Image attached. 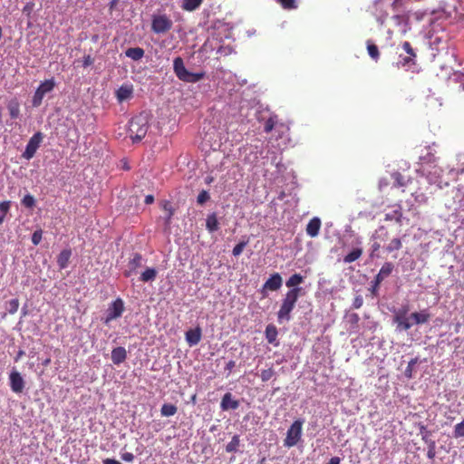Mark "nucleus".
I'll use <instances>...</instances> for the list:
<instances>
[{"instance_id":"1","label":"nucleus","mask_w":464,"mask_h":464,"mask_svg":"<svg viewBox=\"0 0 464 464\" xmlns=\"http://www.w3.org/2000/svg\"><path fill=\"white\" fill-rule=\"evenodd\" d=\"M301 291L302 288H293L286 292L277 312V320L279 323L291 319V313L295 307Z\"/></svg>"},{"instance_id":"2","label":"nucleus","mask_w":464,"mask_h":464,"mask_svg":"<svg viewBox=\"0 0 464 464\" xmlns=\"http://www.w3.org/2000/svg\"><path fill=\"white\" fill-rule=\"evenodd\" d=\"M148 130L149 121L144 113L131 118L129 122V136L134 143L140 141L146 136Z\"/></svg>"},{"instance_id":"3","label":"nucleus","mask_w":464,"mask_h":464,"mask_svg":"<svg viewBox=\"0 0 464 464\" xmlns=\"http://www.w3.org/2000/svg\"><path fill=\"white\" fill-rule=\"evenodd\" d=\"M173 69L177 77L185 82H197L202 80L205 76V72H191L188 71L184 65V62L181 57H177L173 61Z\"/></svg>"},{"instance_id":"4","label":"nucleus","mask_w":464,"mask_h":464,"mask_svg":"<svg viewBox=\"0 0 464 464\" xmlns=\"http://www.w3.org/2000/svg\"><path fill=\"white\" fill-rule=\"evenodd\" d=\"M303 420H296L293 422L286 432L284 445L287 448L295 446L301 439Z\"/></svg>"},{"instance_id":"5","label":"nucleus","mask_w":464,"mask_h":464,"mask_svg":"<svg viewBox=\"0 0 464 464\" xmlns=\"http://www.w3.org/2000/svg\"><path fill=\"white\" fill-rule=\"evenodd\" d=\"M55 87V81L53 78L49 80H45L43 82L38 88L36 89L33 100L32 104L34 107H39L42 104L43 99L45 94L51 92Z\"/></svg>"},{"instance_id":"6","label":"nucleus","mask_w":464,"mask_h":464,"mask_svg":"<svg viewBox=\"0 0 464 464\" xmlns=\"http://www.w3.org/2000/svg\"><path fill=\"white\" fill-rule=\"evenodd\" d=\"M173 23L166 14H154L151 20V30L155 34H165L172 28Z\"/></svg>"},{"instance_id":"7","label":"nucleus","mask_w":464,"mask_h":464,"mask_svg":"<svg viewBox=\"0 0 464 464\" xmlns=\"http://www.w3.org/2000/svg\"><path fill=\"white\" fill-rule=\"evenodd\" d=\"M44 140V134L41 131L35 132L29 140L24 151L22 154V158L24 160H31L35 155L37 150L39 149L41 143Z\"/></svg>"},{"instance_id":"8","label":"nucleus","mask_w":464,"mask_h":464,"mask_svg":"<svg viewBox=\"0 0 464 464\" xmlns=\"http://www.w3.org/2000/svg\"><path fill=\"white\" fill-rule=\"evenodd\" d=\"M393 268L394 266L391 262H386L382 265L379 273L376 275L374 280L372 281L371 292L373 295H377L381 283L392 274Z\"/></svg>"},{"instance_id":"9","label":"nucleus","mask_w":464,"mask_h":464,"mask_svg":"<svg viewBox=\"0 0 464 464\" xmlns=\"http://www.w3.org/2000/svg\"><path fill=\"white\" fill-rule=\"evenodd\" d=\"M124 312V303L121 298L113 301L107 309L104 324H109L111 321L121 316Z\"/></svg>"},{"instance_id":"10","label":"nucleus","mask_w":464,"mask_h":464,"mask_svg":"<svg viewBox=\"0 0 464 464\" xmlns=\"http://www.w3.org/2000/svg\"><path fill=\"white\" fill-rule=\"evenodd\" d=\"M276 130L278 132V137L282 138L283 134L288 130V128L284 123H278L277 115H271L265 122L264 130L266 133Z\"/></svg>"},{"instance_id":"11","label":"nucleus","mask_w":464,"mask_h":464,"mask_svg":"<svg viewBox=\"0 0 464 464\" xmlns=\"http://www.w3.org/2000/svg\"><path fill=\"white\" fill-rule=\"evenodd\" d=\"M282 283V276L278 273H275L265 282L263 290L277 291L281 288Z\"/></svg>"},{"instance_id":"12","label":"nucleus","mask_w":464,"mask_h":464,"mask_svg":"<svg viewBox=\"0 0 464 464\" xmlns=\"http://www.w3.org/2000/svg\"><path fill=\"white\" fill-rule=\"evenodd\" d=\"M202 337V331L200 327L189 329L185 334V338L189 346L197 345Z\"/></svg>"},{"instance_id":"13","label":"nucleus","mask_w":464,"mask_h":464,"mask_svg":"<svg viewBox=\"0 0 464 464\" xmlns=\"http://www.w3.org/2000/svg\"><path fill=\"white\" fill-rule=\"evenodd\" d=\"M9 378L12 391L16 393L22 392L24 387V382L21 374L17 372H13Z\"/></svg>"},{"instance_id":"14","label":"nucleus","mask_w":464,"mask_h":464,"mask_svg":"<svg viewBox=\"0 0 464 464\" xmlns=\"http://www.w3.org/2000/svg\"><path fill=\"white\" fill-rule=\"evenodd\" d=\"M142 265V256L139 253H135L133 257L128 263V270L124 272V276L126 277L130 276L133 273L136 272L138 267H140Z\"/></svg>"},{"instance_id":"15","label":"nucleus","mask_w":464,"mask_h":464,"mask_svg":"<svg viewBox=\"0 0 464 464\" xmlns=\"http://www.w3.org/2000/svg\"><path fill=\"white\" fill-rule=\"evenodd\" d=\"M220 407L223 411L236 410L239 407V401L234 400L230 392H227L222 397Z\"/></svg>"},{"instance_id":"16","label":"nucleus","mask_w":464,"mask_h":464,"mask_svg":"<svg viewBox=\"0 0 464 464\" xmlns=\"http://www.w3.org/2000/svg\"><path fill=\"white\" fill-rule=\"evenodd\" d=\"M133 88L131 85L123 84L116 91V98L119 102H122L132 96Z\"/></svg>"},{"instance_id":"17","label":"nucleus","mask_w":464,"mask_h":464,"mask_svg":"<svg viewBox=\"0 0 464 464\" xmlns=\"http://www.w3.org/2000/svg\"><path fill=\"white\" fill-rule=\"evenodd\" d=\"M321 228V220L319 218H313L310 219L306 226V233L311 237H315L318 236Z\"/></svg>"},{"instance_id":"18","label":"nucleus","mask_w":464,"mask_h":464,"mask_svg":"<svg viewBox=\"0 0 464 464\" xmlns=\"http://www.w3.org/2000/svg\"><path fill=\"white\" fill-rule=\"evenodd\" d=\"M127 358V352L124 347L119 346L111 351V361L114 364H121Z\"/></svg>"},{"instance_id":"19","label":"nucleus","mask_w":464,"mask_h":464,"mask_svg":"<svg viewBox=\"0 0 464 464\" xmlns=\"http://www.w3.org/2000/svg\"><path fill=\"white\" fill-rule=\"evenodd\" d=\"M393 323L397 324V330L407 331L412 326L410 318L407 316L393 315Z\"/></svg>"},{"instance_id":"20","label":"nucleus","mask_w":464,"mask_h":464,"mask_svg":"<svg viewBox=\"0 0 464 464\" xmlns=\"http://www.w3.org/2000/svg\"><path fill=\"white\" fill-rule=\"evenodd\" d=\"M219 223L216 213L208 215L206 219V228L209 233H213L219 228Z\"/></svg>"},{"instance_id":"21","label":"nucleus","mask_w":464,"mask_h":464,"mask_svg":"<svg viewBox=\"0 0 464 464\" xmlns=\"http://www.w3.org/2000/svg\"><path fill=\"white\" fill-rule=\"evenodd\" d=\"M410 318L414 320V324H426L427 322H429L430 315L426 310H423L421 312L412 313L411 314Z\"/></svg>"},{"instance_id":"22","label":"nucleus","mask_w":464,"mask_h":464,"mask_svg":"<svg viewBox=\"0 0 464 464\" xmlns=\"http://www.w3.org/2000/svg\"><path fill=\"white\" fill-rule=\"evenodd\" d=\"M7 109L12 119H17L20 115V103L17 99H12L7 103Z\"/></svg>"},{"instance_id":"23","label":"nucleus","mask_w":464,"mask_h":464,"mask_svg":"<svg viewBox=\"0 0 464 464\" xmlns=\"http://www.w3.org/2000/svg\"><path fill=\"white\" fill-rule=\"evenodd\" d=\"M144 50L140 47H130L125 51V55L133 61H139L144 56Z\"/></svg>"},{"instance_id":"24","label":"nucleus","mask_w":464,"mask_h":464,"mask_svg":"<svg viewBox=\"0 0 464 464\" xmlns=\"http://www.w3.org/2000/svg\"><path fill=\"white\" fill-rule=\"evenodd\" d=\"M362 255V247H355L353 248L350 253H348L343 257V262L345 264L353 263L356 260H358Z\"/></svg>"},{"instance_id":"25","label":"nucleus","mask_w":464,"mask_h":464,"mask_svg":"<svg viewBox=\"0 0 464 464\" xmlns=\"http://www.w3.org/2000/svg\"><path fill=\"white\" fill-rule=\"evenodd\" d=\"M304 282V276L300 274L292 275L287 281L285 282V285L290 289L299 288L298 285Z\"/></svg>"},{"instance_id":"26","label":"nucleus","mask_w":464,"mask_h":464,"mask_svg":"<svg viewBox=\"0 0 464 464\" xmlns=\"http://www.w3.org/2000/svg\"><path fill=\"white\" fill-rule=\"evenodd\" d=\"M384 219L386 221H396L397 223H401L402 219V211L401 207L399 206L396 209L392 212L386 213Z\"/></svg>"},{"instance_id":"27","label":"nucleus","mask_w":464,"mask_h":464,"mask_svg":"<svg viewBox=\"0 0 464 464\" xmlns=\"http://www.w3.org/2000/svg\"><path fill=\"white\" fill-rule=\"evenodd\" d=\"M266 338L269 343H274L277 338V329L274 324H268L265 331Z\"/></svg>"},{"instance_id":"28","label":"nucleus","mask_w":464,"mask_h":464,"mask_svg":"<svg viewBox=\"0 0 464 464\" xmlns=\"http://www.w3.org/2000/svg\"><path fill=\"white\" fill-rule=\"evenodd\" d=\"M157 270L152 267H148L141 275H140V281L147 283L154 281L157 276Z\"/></svg>"},{"instance_id":"29","label":"nucleus","mask_w":464,"mask_h":464,"mask_svg":"<svg viewBox=\"0 0 464 464\" xmlns=\"http://www.w3.org/2000/svg\"><path fill=\"white\" fill-rule=\"evenodd\" d=\"M203 0H183L182 9L186 11H194L200 6Z\"/></svg>"},{"instance_id":"30","label":"nucleus","mask_w":464,"mask_h":464,"mask_svg":"<svg viewBox=\"0 0 464 464\" xmlns=\"http://www.w3.org/2000/svg\"><path fill=\"white\" fill-rule=\"evenodd\" d=\"M178 408L174 404L164 403L161 406L160 413L164 417H170L176 414Z\"/></svg>"},{"instance_id":"31","label":"nucleus","mask_w":464,"mask_h":464,"mask_svg":"<svg viewBox=\"0 0 464 464\" xmlns=\"http://www.w3.org/2000/svg\"><path fill=\"white\" fill-rule=\"evenodd\" d=\"M162 209L167 212V217L165 219V223L167 226H169L172 216L174 215V208H172L169 201H164L162 203Z\"/></svg>"},{"instance_id":"32","label":"nucleus","mask_w":464,"mask_h":464,"mask_svg":"<svg viewBox=\"0 0 464 464\" xmlns=\"http://www.w3.org/2000/svg\"><path fill=\"white\" fill-rule=\"evenodd\" d=\"M70 256L71 252L69 250H63L61 252L57 259L60 268H65L67 266Z\"/></svg>"},{"instance_id":"33","label":"nucleus","mask_w":464,"mask_h":464,"mask_svg":"<svg viewBox=\"0 0 464 464\" xmlns=\"http://www.w3.org/2000/svg\"><path fill=\"white\" fill-rule=\"evenodd\" d=\"M240 444V439L238 435H234L231 441L226 446L227 452H237Z\"/></svg>"},{"instance_id":"34","label":"nucleus","mask_w":464,"mask_h":464,"mask_svg":"<svg viewBox=\"0 0 464 464\" xmlns=\"http://www.w3.org/2000/svg\"><path fill=\"white\" fill-rule=\"evenodd\" d=\"M402 247V242L400 238H393L391 242L385 246V250L388 253H392L393 251L400 250Z\"/></svg>"},{"instance_id":"35","label":"nucleus","mask_w":464,"mask_h":464,"mask_svg":"<svg viewBox=\"0 0 464 464\" xmlns=\"http://www.w3.org/2000/svg\"><path fill=\"white\" fill-rule=\"evenodd\" d=\"M367 51L369 55L374 60L378 61L380 57L379 49L376 44H372L371 41H367Z\"/></svg>"},{"instance_id":"36","label":"nucleus","mask_w":464,"mask_h":464,"mask_svg":"<svg viewBox=\"0 0 464 464\" xmlns=\"http://www.w3.org/2000/svg\"><path fill=\"white\" fill-rule=\"evenodd\" d=\"M277 4H279L282 8L285 10H293L297 8V5L295 0H276Z\"/></svg>"},{"instance_id":"37","label":"nucleus","mask_w":464,"mask_h":464,"mask_svg":"<svg viewBox=\"0 0 464 464\" xmlns=\"http://www.w3.org/2000/svg\"><path fill=\"white\" fill-rule=\"evenodd\" d=\"M276 374V372L275 370L270 367L268 369H266V370H262L261 371V373H260V378L262 380V382H267L269 381L274 375Z\"/></svg>"},{"instance_id":"38","label":"nucleus","mask_w":464,"mask_h":464,"mask_svg":"<svg viewBox=\"0 0 464 464\" xmlns=\"http://www.w3.org/2000/svg\"><path fill=\"white\" fill-rule=\"evenodd\" d=\"M7 311L9 314H14L18 311L19 308V300L17 298L11 299L7 303Z\"/></svg>"},{"instance_id":"39","label":"nucleus","mask_w":464,"mask_h":464,"mask_svg":"<svg viewBox=\"0 0 464 464\" xmlns=\"http://www.w3.org/2000/svg\"><path fill=\"white\" fill-rule=\"evenodd\" d=\"M401 47L402 49L406 52L407 55L409 57H411L413 59H416L417 57V54L414 51V49L412 48L411 43L409 42H403L402 44H401Z\"/></svg>"},{"instance_id":"40","label":"nucleus","mask_w":464,"mask_h":464,"mask_svg":"<svg viewBox=\"0 0 464 464\" xmlns=\"http://www.w3.org/2000/svg\"><path fill=\"white\" fill-rule=\"evenodd\" d=\"M392 177L394 179V183H393L394 187L400 188V187L406 186V181L401 173L396 172L392 175Z\"/></svg>"},{"instance_id":"41","label":"nucleus","mask_w":464,"mask_h":464,"mask_svg":"<svg viewBox=\"0 0 464 464\" xmlns=\"http://www.w3.org/2000/svg\"><path fill=\"white\" fill-rule=\"evenodd\" d=\"M453 436L454 438L464 437V420L461 422L455 425Z\"/></svg>"},{"instance_id":"42","label":"nucleus","mask_w":464,"mask_h":464,"mask_svg":"<svg viewBox=\"0 0 464 464\" xmlns=\"http://www.w3.org/2000/svg\"><path fill=\"white\" fill-rule=\"evenodd\" d=\"M398 64H401L403 67L409 66V65H415L416 59L409 57L408 55L405 57H402L401 55H400V61L398 62Z\"/></svg>"},{"instance_id":"43","label":"nucleus","mask_w":464,"mask_h":464,"mask_svg":"<svg viewBox=\"0 0 464 464\" xmlns=\"http://www.w3.org/2000/svg\"><path fill=\"white\" fill-rule=\"evenodd\" d=\"M247 245V241H241L239 242L237 245H236L233 248V255L235 256H238L242 252L243 250L245 249L246 246Z\"/></svg>"},{"instance_id":"44","label":"nucleus","mask_w":464,"mask_h":464,"mask_svg":"<svg viewBox=\"0 0 464 464\" xmlns=\"http://www.w3.org/2000/svg\"><path fill=\"white\" fill-rule=\"evenodd\" d=\"M392 20L398 24L402 25L403 30L405 29V26L407 24V17L404 14H396L392 16Z\"/></svg>"},{"instance_id":"45","label":"nucleus","mask_w":464,"mask_h":464,"mask_svg":"<svg viewBox=\"0 0 464 464\" xmlns=\"http://www.w3.org/2000/svg\"><path fill=\"white\" fill-rule=\"evenodd\" d=\"M22 204L26 208H33L35 204L34 198L32 195H25L22 199Z\"/></svg>"},{"instance_id":"46","label":"nucleus","mask_w":464,"mask_h":464,"mask_svg":"<svg viewBox=\"0 0 464 464\" xmlns=\"http://www.w3.org/2000/svg\"><path fill=\"white\" fill-rule=\"evenodd\" d=\"M43 230L41 228L35 230L32 235V242L34 246H37L42 241Z\"/></svg>"},{"instance_id":"47","label":"nucleus","mask_w":464,"mask_h":464,"mask_svg":"<svg viewBox=\"0 0 464 464\" xmlns=\"http://www.w3.org/2000/svg\"><path fill=\"white\" fill-rule=\"evenodd\" d=\"M209 194L208 191L206 190H202L198 195V198H197V202L199 204V205H203L205 202H207L208 199H209Z\"/></svg>"},{"instance_id":"48","label":"nucleus","mask_w":464,"mask_h":464,"mask_svg":"<svg viewBox=\"0 0 464 464\" xmlns=\"http://www.w3.org/2000/svg\"><path fill=\"white\" fill-rule=\"evenodd\" d=\"M435 449H436L435 441H430L429 444V447H428V451H427V457L430 459H433L435 458V455H436Z\"/></svg>"},{"instance_id":"49","label":"nucleus","mask_w":464,"mask_h":464,"mask_svg":"<svg viewBox=\"0 0 464 464\" xmlns=\"http://www.w3.org/2000/svg\"><path fill=\"white\" fill-rule=\"evenodd\" d=\"M10 207H11V202L10 201H2V202H0V212L2 214L1 216H4V218H5V215L7 214V212L9 211Z\"/></svg>"},{"instance_id":"50","label":"nucleus","mask_w":464,"mask_h":464,"mask_svg":"<svg viewBox=\"0 0 464 464\" xmlns=\"http://www.w3.org/2000/svg\"><path fill=\"white\" fill-rule=\"evenodd\" d=\"M409 310V306L404 305L401 308L394 311V315L407 316Z\"/></svg>"},{"instance_id":"51","label":"nucleus","mask_w":464,"mask_h":464,"mask_svg":"<svg viewBox=\"0 0 464 464\" xmlns=\"http://www.w3.org/2000/svg\"><path fill=\"white\" fill-rule=\"evenodd\" d=\"M93 62H94V60L91 55H89V54L85 55L82 60V66L84 68H86V67L92 65L93 63Z\"/></svg>"},{"instance_id":"52","label":"nucleus","mask_w":464,"mask_h":464,"mask_svg":"<svg viewBox=\"0 0 464 464\" xmlns=\"http://www.w3.org/2000/svg\"><path fill=\"white\" fill-rule=\"evenodd\" d=\"M362 303H363L362 297L361 295H358L354 298L353 306V308L358 309L362 305Z\"/></svg>"},{"instance_id":"53","label":"nucleus","mask_w":464,"mask_h":464,"mask_svg":"<svg viewBox=\"0 0 464 464\" xmlns=\"http://www.w3.org/2000/svg\"><path fill=\"white\" fill-rule=\"evenodd\" d=\"M236 366V362L233 361V360H230L229 362H227V363L226 364V367H225V371L227 372V376L232 372L234 367Z\"/></svg>"},{"instance_id":"54","label":"nucleus","mask_w":464,"mask_h":464,"mask_svg":"<svg viewBox=\"0 0 464 464\" xmlns=\"http://www.w3.org/2000/svg\"><path fill=\"white\" fill-rule=\"evenodd\" d=\"M121 459L127 462H132L134 460V455L131 452H125L121 455Z\"/></svg>"},{"instance_id":"55","label":"nucleus","mask_w":464,"mask_h":464,"mask_svg":"<svg viewBox=\"0 0 464 464\" xmlns=\"http://www.w3.org/2000/svg\"><path fill=\"white\" fill-rule=\"evenodd\" d=\"M417 360L414 359V360H411L408 366H407V369L405 371V374L408 376V377H411V367L416 363Z\"/></svg>"},{"instance_id":"56","label":"nucleus","mask_w":464,"mask_h":464,"mask_svg":"<svg viewBox=\"0 0 464 464\" xmlns=\"http://www.w3.org/2000/svg\"><path fill=\"white\" fill-rule=\"evenodd\" d=\"M381 246L379 243L375 242L372 245V253L371 256H372L375 252H377L380 249Z\"/></svg>"},{"instance_id":"57","label":"nucleus","mask_w":464,"mask_h":464,"mask_svg":"<svg viewBox=\"0 0 464 464\" xmlns=\"http://www.w3.org/2000/svg\"><path fill=\"white\" fill-rule=\"evenodd\" d=\"M145 204H152L154 202V197L152 195H147L144 199Z\"/></svg>"},{"instance_id":"58","label":"nucleus","mask_w":464,"mask_h":464,"mask_svg":"<svg viewBox=\"0 0 464 464\" xmlns=\"http://www.w3.org/2000/svg\"><path fill=\"white\" fill-rule=\"evenodd\" d=\"M103 464H121V463L113 459H106L103 460Z\"/></svg>"},{"instance_id":"59","label":"nucleus","mask_w":464,"mask_h":464,"mask_svg":"<svg viewBox=\"0 0 464 464\" xmlns=\"http://www.w3.org/2000/svg\"><path fill=\"white\" fill-rule=\"evenodd\" d=\"M340 461L339 457H333L327 464H340Z\"/></svg>"},{"instance_id":"60","label":"nucleus","mask_w":464,"mask_h":464,"mask_svg":"<svg viewBox=\"0 0 464 464\" xmlns=\"http://www.w3.org/2000/svg\"><path fill=\"white\" fill-rule=\"evenodd\" d=\"M24 352L23 350H20V351L17 353V354H16V356H15V359H14V360H15V361H18L22 356H24Z\"/></svg>"},{"instance_id":"61","label":"nucleus","mask_w":464,"mask_h":464,"mask_svg":"<svg viewBox=\"0 0 464 464\" xmlns=\"http://www.w3.org/2000/svg\"><path fill=\"white\" fill-rule=\"evenodd\" d=\"M51 363V359L50 358H46L44 362H43V365L44 366H48L49 364Z\"/></svg>"},{"instance_id":"62","label":"nucleus","mask_w":464,"mask_h":464,"mask_svg":"<svg viewBox=\"0 0 464 464\" xmlns=\"http://www.w3.org/2000/svg\"><path fill=\"white\" fill-rule=\"evenodd\" d=\"M116 3H117V0H112L111 2V8H113V6L116 5Z\"/></svg>"},{"instance_id":"63","label":"nucleus","mask_w":464,"mask_h":464,"mask_svg":"<svg viewBox=\"0 0 464 464\" xmlns=\"http://www.w3.org/2000/svg\"><path fill=\"white\" fill-rule=\"evenodd\" d=\"M378 21L380 22L381 24H383L384 18L383 17H380V18H378Z\"/></svg>"},{"instance_id":"64","label":"nucleus","mask_w":464,"mask_h":464,"mask_svg":"<svg viewBox=\"0 0 464 464\" xmlns=\"http://www.w3.org/2000/svg\"><path fill=\"white\" fill-rule=\"evenodd\" d=\"M4 216H0V225L4 222Z\"/></svg>"}]
</instances>
